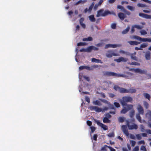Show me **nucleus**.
<instances>
[{"instance_id":"1","label":"nucleus","mask_w":151,"mask_h":151,"mask_svg":"<svg viewBox=\"0 0 151 151\" xmlns=\"http://www.w3.org/2000/svg\"><path fill=\"white\" fill-rule=\"evenodd\" d=\"M126 122L127 123V125H122L121 126V129L126 136H128L129 133L127 129V126L129 130L137 129L138 128V127L137 125L134 123H133L132 125H130V122L128 120H126Z\"/></svg>"},{"instance_id":"2","label":"nucleus","mask_w":151,"mask_h":151,"mask_svg":"<svg viewBox=\"0 0 151 151\" xmlns=\"http://www.w3.org/2000/svg\"><path fill=\"white\" fill-rule=\"evenodd\" d=\"M111 14V13L109 10H107L104 11V9H102L97 11L96 17H105Z\"/></svg>"},{"instance_id":"3","label":"nucleus","mask_w":151,"mask_h":151,"mask_svg":"<svg viewBox=\"0 0 151 151\" xmlns=\"http://www.w3.org/2000/svg\"><path fill=\"white\" fill-rule=\"evenodd\" d=\"M104 76H115L117 77H125L126 75L123 74H117L113 72L106 71L103 72Z\"/></svg>"},{"instance_id":"4","label":"nucleus","mask_w":151,"mask_h":151,"mask_svg":"<svg viewBox=\"0 0 151 151\" xmlns=\"http://www.w3.org/2000/svg\"><path fill=\"white\" fill-rule=\"evenodd\" d=\"M89 109L91 110H94L97 112H100L101 111L103 112L105 111H106L109 109L108 107H105L103 109L99 108L98 106H91L89 107Z\"/></svg>"},{"instance_id":"5","label":"nucleus","mask_w":151,"mask_h":151,"mask_svg":"<svg viewBox=\"0 0 151 151\" xmlns=\"http://www.w3.org/2000/svg\"><path fill=\"white\" fill-rule=\"evenodd\" d=\"M116 50H110L108 51L106 53V56L108 58H111L113 56H119L118 53H116Z\"/></svg>"},{"instance_id":"6","label":"nucleus","mask_w":151,"mask_h":151,"mask_svg":"<svg viewBox=\"0 0 151 151\" xmlns=\"http://www.w3.org/2000/svg\"><path fill=\"white\" fill-rule=\"evenodd\" d=\"M133 108V106L132 105H127V107H124L121 111V113L123 114H125L128 111L132 109Z\"/></svg>"},{"instance_id":"7","label":"nucleus","mask_w":151,"mask_h":151,"mask_svg":"<svg viewBox=\"0 0 151 151\" xmlns=\"http://www.w3.org/2000/svg\"><path fill=\"white\" fill-rule=\"evenodd\" d=\"M94 121L95 123H96L99 126L101 127L104 129V130H106L108 129L107 126L101 123L99 120L96 119H94Z\"/></svg>"},{"instance_id":"8","label":"nucleus","mask_w":151,"mask_h":151,"mask_svg":"<svg viewBox=\"0 0 151 151\" xmlns=\"http://www.w3.org/2000/svg\"><path fill=\"white\" fill-rule=\"evenodd\" d=\"M121 46V45L120 44H108L106 45L105 47V49H107L109 47H112L115 48L117 47H119Z\"/></svg>"},{"instance_id":"9","label":"nucleus","mask_w":151,"mask_h":151,"mask_svg":"<svg viewBox=\"0 0 151 151\" xmlns=\"http://www.w3.org/2000/svg\"><path fill=\"white\" fill-rule=\"evenodd\" d=\"M137 109L138 111V113L139 114L143 115L144 113V109L142 106L140 104H138Z\"/></svg>"},{"instance_id":"10","label":"nucleus","mask_w":151,"mask_h":151,"mask_svg":"<svg viewBox=\"0 0 151 151\" xmlns=\"http://www.w3.org/2000/svg\"><path fill=\"white\" fill-rule=\"evenodd\" d=\"M139 15L140 17H142L147 19H151V15H149L142 13H139Z\"/></svg>"},{"instance_id":"11","label":"nucleus","mask_w":151,"mask_h":151,"mask_svg":"<svg viewBox=\"0 0 151 151\" xmlns=\"http://www.w3.org/2000/svg\"><path fill=\"white\" fill-rule=\"evenodd\" d=\"M122 99L127 102H131L132 100V98L130 96H124L122 97Z\"/></svg>"},{"instance_id":"12","label":"nucleus","mask_w":151,"mask_h":151,"mask_svg":"<svg viewBox=\"0 0 151 151\" xmlns=\"http://www.w3.org/2000/svg\"><path fill=\"white\" fill-rule=\"evenodd\" d=\"M79 69L80 70H81L84 69H86L89 70H93V68H91L88 66L85 65L80 66L79 67Z\"/></svg>"},{"instance_id":"13","label":"nucleus","mask_w":151,"mask_h":151,"mask_svg":"<svg viewBox=\"0 0 151 151\" xmlns=\"http://www.w3.org/2000/svg\"><path fill=\"white\" fill-rule=\"evenodd\" d=\"M128 59L127 58H124L123 57H120L119 58L115 60V61L118 63H120L122 61L124 62H126L127 61Z\"/></svg>"},{"instance_id":"14","label":"nucleus","mask_w":151,"mask_h":151,"mask_svg":"<svg viewBox=\"0 0 151 151\" xmlns=\"http://www.w3.org/2000/svg\"><path fill=\"white\" fill-rule=\"evenodd\" d=\"M118 16L122 20H123L126 17V15L124 13L122 12L119 13Z\"/></svg>"},{"instance_id":"15","label":"nucleus","mask_w":151,"mask_h":151,"mask_svg":"<svg viewBox=\"0 0 151 151\" xmlns=\"http://www.w3.org/2000/svg\"><path fill=\"white\" fill-rule=\"evenodd\" d=\"M134 71L136 73H140L141 74H144L145 73L144 70H142L139 68H136L133 69Z\"/></svg>"},{"instance_id":"16","label":"nucleus","mask_w":151,"mask_h":151,"mask_svg":"<svg viewBox=\"0 0 151 151\" xmlns=\"http://www.w3.org/2000/svg\"><path fill=\"white\" fill-rule=\"evenodd\" d=\"M103 2V0H100L98 3L96 4L94 7V9L95 10H96L99 6H100Z\"/></svg>"},{"instance_id":"17","label":"nucleus","mask_w":151,"mask_h":151,"mask_svg":"<svg viewBox=\"0 0 151 151\" xmlns=\"http://www.w3.org/2000/svg\"><path fill=\"white\" fill-rule=\"evenodd\" d=\"M128 42L131 45H137L140 43V42L130 41Z\"/></svg>"},{"instance_id":"18","label":"nucleus","mask_w":151,"mask_h":151,"mask_svg":"<svg viewBox=\"0 0 151 151\" xmlns=\"http://www.w3.org/2000/svg\"><path fill=\"white\" fill-rule=\"evenodd\" d=\"M151 53L150 51L147 52L145 54V58L146 60H149L150 59Z\"/></svg>"},{"instance_id":"19","label":"nucleus","mask_w":151,"mask_h":151,"mask_svg":"<svg viewBox=\"0 0 151 151\" xmlns=\"http://www.w3.org/2000/svg\"><path fill=\"white\" fill-rule=\"evenodd\" d=\"M136 54V52H135L134 53L131 54H130L131 58L133 60H134L135 61H138L137 58L135 56H134V55H135ZM129 55H130V54H128Z\"/></svg>"},{"instance_id":"20","label":"nucleus","mask_w":151,"mask_h":151,"mask_svg":"<svg viewBox=\"0 0 151 151\" xmlns=\"http://www.w3.org/2000/svg\"><path fill=\"white\" fill-rule=\"evenodd\" d=\"M88 18L90 21L92 22H94L96 21V19L93 15H91L88 16Z\"/></svg>"},{"instance_id":"21","label":"nucleus","mask_w":151,"mask_h":151,"mask_svg":"<svg viewBox=\"0 0 151 151\" xmlns=\"http://www.w3.org/2000/svg\"><path fill=\"white\" fill-rule=\"evenodd\" d=\"M91 61L92 62H95L97 63H102L101 60L96 59L95 58H93L91 59Z\"/></svg>"},{"instance_id":"22","label":"nucleus","mask_w":151,"mask_h":151,"mask_svg":"<svg viewBox=\"0 0 151 151\" xmlns=\"http://www.w3.org/2000/svg\"><path fill=\"white\" fill-rule=\"evenodd\" d=\"M119 92L120 93H128V90L124 88H120Z\"/></svg>"},{"instance_id":"23","label":"nucleus","mask_w":151,"mask_h":151,"mask_svg":"<svg viewBox=\"0 0 151 151\" xmlns=\"http://www.w3.org/2000/svg\"><path fill=\"white\" fill-rule=\"evenodd\" d=\"M93 104L95 105H97L99 106H101L102 105V104L101 102L98 100H96L95 101H93Z\"/></svg>"},{"instance_id":"24","label":"nucleus","mask_w":151,"mask_h":151,"mask_svg":"<svg viewBox=\"0 0 151 151\" xmlns=\"http://www.w3.org/2000/svg\"><path fill=\"white\" fill-rule=\"evenodd\" d=\"M103 122L104 123H110L111 121L108 118L104 117L103 119Z\"/></svg>"},{"instance_id":"25","label":"nucleus","mask_w":151,"mask_h":151,"mask_svg":"<svg viewBox=\"0 0 151 151\" xmlns=\"http://www.w3.org/2000/svg\"><path fill=\"white\" fill-rule=\"evenodd\" d=\"M117 8L120 9L121 11L122 12H125L126 11L124 7L121 5H118L117 6Z\"/></svg>"},{"instance_id":"26","label":"nucleus","mask_w":151,"mask_h":151,"mask_svg":"<svg viewBox=\"0 0 151 151\" xmlns=\"http://www.w3.org/2000/svg\"><path fill=\"white\" fill-rule=\"evenodd\" d=\"M136 118L137 120L140 122L142 123V119L141 118L140 116V114H137L136 115Z\"/></svg>"},{"instance_id":"27","label":"nucleus","mask_w":151,"mask_h":151,"mask_svg":"<svg viewBox=\"0 0 151 151\" xmlns=\"http://www.w3.org/2000/svg\"><path fill=\"white\" fill-rule=\"evenodd\" d=\"M92 47L93 46H89L86 49V52H91L92 50Z\"/></svg>"},{"instance_id":"28","label":"nucleus","mask_w":151,"mask_h":151,"mask_svg":"<svg viewBox=\"0 0 151 151\" xmlns=\"http://www.w3.org/2000/svg\"><path fill=\"white\" fill-rule=\"evenodd\" d=\"M143 95L144 97L146 98L147 99L149 100H150V99L151 98L150 95L148 93H143Z\"/></svg>"},{"instance_id":"29","label":"nucleus","mask_w":151,"mask_h":151,"mask_svg":"<svg viewBox=\"0 0 151 151\" xmlns=\"http://www.w3.org/2000/svg\"><path fill=\"white\" fill-rule=\"evenodd\" d=\"M93 40V38L91 37H88L87 38H83V41H91Z\"/></svg>"},{"instance_id":"30","label":"nucleus","mask_w":151,"mask_h":151,"mask_svg":"<svg viewBox=\"0 0 151 151\" xmlns=\"http://www.w3.org/2000/svg\"><path fill=\"white\" fill-rule=\"evenodd\" d=\"M130 29L129 27H127L122 32V33L123 34H125L127 33L129 31Z\"/></svg>"},{"instance_id":"31","label":"nucleus","mask_w":151,"mask_h":151,"mask_svg":"<svg viewBox=\"0 0 151 151\" xmlns=\"http://www.w3.org/2000/svg\"><path fill=\"white\" fill-rule=\"evenodd\" d=\"M136 90L134 88H131L128 90V93H135L136 92Z\"/></svg>"},{"instance_id":"32","label":"nucleus","mask_w":151,"mask_h":151,"mask_svg":"<svg viewBox=\"0 0 151 151\" xmlns=\"http://www.w3.org/2000/svg\"><path fill=\"white\" fill-rule=\"evenodd\" d=\"M128 63L129 64L132 65H140V64L138 63L133 62L132 63H130V62H129Z\"/></svg>"},{"instance_id":"33","label":"nucleus","mask_w":151,"mask_h":151,"mask_svg":"<svg viewBox=\"0 0 151 151\" xmlns=\"http://www.w3.org/2000/svg\"><path fill=\"white\" fill-rule=\"evenodd\" d=\"M133 37L137 39V40H139L140 41H142L143 40V38H141L140 37L137 36H133Z\"/></svg>"},{"instance_id":"34","label":"nucleus","mask_w":151,"mask_h":151,"mask_svg":"<svg viewBox=\"0 0 151 151\" xmlns=\"http://www.w3.org/2000/svg\"><path fill=\"white\" fill-rule=\"evenodd\" d=\"M135 113V111L134 110H132L130 112L129 116L131 118H133L134 116Z\"/></svg>"},{"instance_id":"35","label":"nucleus","mask_w":151,"mask_h":151,"mask_svg":"<svg viewBox=\"0 0 151 151\" xmlns=\"http://www.w3.org/2000/svg\"><path fill=\"white\" fill-rule=\"evenodd\" d=\"M118 121L120 122H124L125 118L122 117H119L118 119Z\"/></svg>"},{"instance_id":"36","label":"nucleus","mask_w":151,"mask_h":151,"mask_svg":"<svg viewBox=\"0 0 151 151\" xmlns=\"http://www.w3.org/2000/svg\"><path fill=\"white\" fill-rule=\"evenodd\" d=\"M134 26L135 28H136L137 29H142L143 27L142 26H141L137 25H135Z\"/></svg>"},{"instance_id":"37","label":"nucleus","mask_w":151,"mask_h":151,"mask_svg":"<svg viewBox=\"0 0 151 151\" xmlns=\"http://www.w3.org/2000/svg\"><path fill=\"white\" fill-rule=\"evenodd\" d=\"M148 46V44L143 43L140 46V47L141 48H145L146 47Z\"/></svg>"},{"instance_id":"38","label":"nucleus","mask_w":151,"mask_h":151,"mask_svg":"<svg viewBox=\"0 0 151 151\" xmlns=\"http://www.w3.org/2000/svg\"><path fill=\"white\" fill-rule=\"evenodd\" d=\"M144 105L146 109H147L149 107V105L146 101H144Z\"/></svg>"},{"instance_id":"39","label":"nucleus","mask_w":151,"mask_h":151,"mask_svg":"<svg viewBox=\"0 0 151 151\" xmlns=\"http://www.w3.org/2000/svg\"><path fill=\"white\" fill-rule=\"evenodd\" d=\"M142 42H151V38H143Z\"/></svg>"},{"instance_id":"40","label":"nucleus","mask_w":151,"mask_h":151,"mask_svg":"<svg viewBox=\"0 0 151 151\" xmlns=\"http://www.w3.org/2000/svg\"><path fill=\"white\" fill-rule=\"evenodd\" d=\"M120 102L122 105L123 106H127V105H128L126 103L127 102L123 100L121 101Z\"/></svg>"},{"instance_id":"41","label":"nucleus","mask_w":151,"mask_h":151,"mask_svg":"<svg viewBox=\"0 0 151 151\" xmlns=\"http://www.w3.org/2000/svg\"><path fill=\"white\" fill-rule=\"evenodd\" d=\"M90 129L91 131V133H93L95 131L96 129V127L94 126H91L90 127Z\"/></svg>"},{"instance_id":"42","label":"nucleus","mask_w":151,"mask_h":151,"mask_svg":"<svg viewBox=\"0 0 151 151\" xmlns=\"http://www.w3.org/2000/svg\"><path fill=\"white\" fill-rule=\"evenodd\" d=\"M87 0H84L83 1H82V0H80L79 1H78L76 4L77 5L79 4L80 3H84L85 2H86Z\"/></svg>"},{"instance_id":"43","label":"nucleus","mask_w":151,"mask_h":151,"mask_svg":"<svg viewBox=\"0 0 151 151\" xmlns=\"http://www.w3.org/2000/svg\"><path fill=\"white\" fill-rule=\"evenodd\" d=\"M137 6L139 7H146L145 5L141 3L138 4Z\"/></svg>"},{"instance_id":"44","label":"nucleus","mask_w":151,"mask_h":151,"mask_svg":"<svg viewBox=\"0 0 151 151\" xmlns=\"http://www.w3.org/2000/svg\"><path fill=\"white\" fill-rule=\"evenodd\" d=\"M86 45L85 42H80L77 44V45L79 46H84Z\"/></svg>"},{"instance_id":"45","label":"nucleus","mask_w":151,"mask_h":151,"mask_svg":"<svg viewBox=\"0 0 151 151\" xmlns=\"http://www.w3.org/2000/svg\"><path fill=\"white\" fill-rule=\"evenodd\" d=\"M140 33L142 35H145L147 34L146 31L144 30H142L140 31Z\"/></svg>"},{"instance_id":"46","label":"nucleus","mask_w":151,"mask_h":151,"mask_svg":"<svg viewBox=\"0 0 151 151\" xmlns=\"http://www.w3.org/2000/svg\"><path fill=\"white\" fill-rule=\"evenodd\" d=\"M141 131L142 132H144L145 131V127L143 125H140Z\"/></svg>"},{"instance_id":"47","label":"nucleus","mask_w":151,"mask_h":151,"mask_svg":"<svg viewBox=\"0 0 151 151\" xmlns=\"http://www.w3.org/2000/svg\"><path fill=\"white\" fill-rule=\"evenodd\" d=\"M108 147L107 145H105L103 147H102L101 149V151H106V148L107 147Z\"/></svg>"},{"instance_id":"48","label":"nucleus","mask_w":151,"mask_h":151,"mask_svg":"<svg viewBox=\"0 0 151 151\" xmlns=\"http://www.w3.org/2000/svg\"><path fill=\"white\" fill-rule=\"evenodd\" d=\"M130 143H131V145L132 146H134V145H135L136 143V142L135 141H133V140H131L130 141Z\"/></svg>"},{"instance_id":"49","label":"nucleus","mask_w":151,"mask_h":151,"mask_svg":"<svg viewBox=\"0 0 151 151\" xmlns=\"http://www.w3.org/2000/svg\"><path fill=\"white\" fill-rule=\"evenodd\" d=\"M108 136L109 137H113L114 136V132L111 133H109L108 134Z\"/></svg>"},{"instance_id":"50","label":"nucleus","mask_w":151,"mask_h":151,"mask_svg":"<svg viewBox=\"0 0 151 151\" xmlns=\"http://www.w3.org/2000/svg\"><path fill=\"white\" fill-rule=\"evenodd\" d=\"M114 104L115 106L117 108H119L120 107V105L119 104L118 102H114Z\"/></svg>"},{"instance_id":"51","label":"nucleus","mask_w":151,"mask_h":151,"mask_svg":"<svg viewBox=\"0 0 151 151\" xmlns=\"http://www.w3.org/2000/svg\"><path fill=\"white\" fill-rule=\"evenodd\" d=\"M111 27L113 29H115L116 28V24L115 23H113L111 25Z\"/></svg>"},{"instance_id":"52","label":"nucleus","mask_w":151,"mask_h":151,"mask_svg":"<svg viewBox=\"0 0 151 151\" xmlns=\"http://www.w3.org/2000/svg\"><path fill=\"white\" fill-rule=\"evenodd\" d=\"M87 124L89 126H91L92 124V122L91 121H89V120H87Z\"/></svg>"},{"instance_id":"53","label":"nucleus","mask_w":151,"mask_h":151,"mask_svg":"<svg viewBox=\"0 0 151 151\" xmlns=\"http://www.w3.org/2000/svg\"><path fill=\"white\" fill-rule=\"evenodd\" d=\"M136 137L138 140H140L142 139V137L140 134H137L136 135Z\"/></svg>"},{"instance_id":"54","label":"nucleus","mask_w":151,"mask_h":151,"mask_svg":"<svg viewBox=\"0 0 151 151\" xmlns=\"http://www.w3.org/2000/svg\"><path fill=\"white\" fill-rule=\"evenodd\" d=\"M127 8L129 9V10L132 11H133V9H134V8L133 7L131 6H127Z\"/></svg>"},{"instance_id":"55","label":"nucleus","mask_w":151,"mask_h":151,"mask_svg":"<svg viewBox=\"0 0 151 151\" xmlns=\"http://www.w3.org/2000/svg\"><path fill=\"white\" fill-rule=\"evenodd\" d=\"M101 101L107 104H110V103L109 102L107 101L105 99L101 100Z\"/></svg>"},{"instance_id":"56","label":"nucleus","mask_w":151,"mask_h":151,"mask_svg":"<svg viewBox=\"0 0 151 151\" xmlns=\"http://www.w3.org/2000/svg\"><path fill=\"white\" fill-rule=\"evenodd\" d=\"M140 149L141 150H143V151H146L147 150L145 147L144 146H142L141 148Z\"/></svg>"},{"instance_id":"57","label":"nucleus","mask_w":151,"mask_h":151,"mask_svg":"<svg viewBox=\"0 0 151 151\" xmlns=\"http://www.w3.org/2000/svg\"><path fill=\"white\" fill-rule=\"evenodd\" d=\"M85 100L89 104L90 103V99L87 96H86L85 97Z\"/></svg>"},{"instance_id":"58","label":"nucleus","mask_w":151,"mask_h":151,"mask_svg":"<svg viewBox=\"0 0 151 151\" xmlns=\"http://www.w3.org/2000/svg\"><path fill=\"white\" fill-rule=\"evenodd\" d=\"M98 136L97 134H94L93 137V139L95 141H96Z\"/></svg>"},{"instance_id":"59","label":"nucleus","mask_w":151,"mask_h":151,"mask_svg":"<svg viewBox=\"0 0 151 151\" xmlns=\"http://www.w3.org/2000/svg\"><path fill=\"white\" fill-rule=\"evenodd\" d=\"M120 88L121 87H120L117 86H114V88L116 91L118 90H120Z\"/></svg>"},{"instance_id":"60","label":"nucleus","mask_w":151,"mask_h":151,"mask_svg":"<svg viewBox=\"0 0 151 151\" xmlns=\"http://www.w3.org/2000/svg\"><path fill=\"white\" fill-rule=\"evenodd\" d=\"M134 28H135L134 27V25L132 27V28H131V31H130L131 33H133L135 31Z\"/></svg>"},{"instance_id":"61","label":"nucleus","mask_w":151,"mask_h":151,"mask_svg":"<svg viewBox=\"0 0 151 151\" xmlns=\"http://www.w3.org/2000/svg\"><path fill=\"white\" fill-rule=\"evenodd\" d=\"M109 96L110 98H113L115 96V95L112 93H109Z\"/></svg>"},{"instance_id":"62","label":"nucleus","mask_w":151,"mask_h":151,"mask_svg":"<svg viewBox=\"0 0 151 151\" xmlns=\"http://www.w3.org/2000/svg\"><path fill=\"white\" fill-rule=\"evenodd\" d=\"M106 117H107L108 118H110L111 117V116L110 114L109 113H107L106 114Z\"/></svg>"},{"instance_id":"63","label":"nucleus","mask_w":151,"mask_h":151,"mask_svg":"<svg viewBox=\"0 0 151 151\" xmlns=\"http://www.w3.org/2000/svg\"><path fill=\"white\" fill-rule=\"evenodd\" d=\"M146 115H148L150 118L151 120V111L150 110H148V112L146 114Z\"/></svg>"},{"instance_id":"64","label":"nucleus","mask_w":151,"mask_h":151,"mask_svg":"<svg viewBox=\"0 0 151 151\" xmlns=\"http://www.w3.org/2000/svg\"><path fill=\"white\" fill-rule=\"evenodd\" d=\"M139 150V148L138 147V146H136L134 148L133 151H138Z\"/></svg>"}]
</instances>
